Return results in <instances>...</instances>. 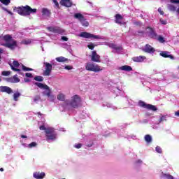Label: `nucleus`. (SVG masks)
I'll use <instances>...</instances> for the list:
<instances>
[{
    "label": "nucleus",
    "mask_w": 179,
    "mask_h": 179,
    "mask_svg": "<svg viewBox=\"0 0 179 179\" xmlns=\"http://www.w3.org/2000/svg\"><path fill=\"white\" fill-rule=\"evenodd\" d=\"M80 106V97L78 95H74L71 97V101L66 100L64 104L61 106L60 110L67 111L71 108H78Z\"/></svg>",
    "instance_id": "nucleus-1"
},
{
    "label": "nucleus",
    "mask_w": 179,
    "mask_h": 179,
    "mask_svg": "<svg viewBox=\"0 0 179 179\" xmlns=\"http://www.w3.org/2000/svg\"><path fill=\"white\" fill-rule=\"evenodd\" d=\"M0 44L10 50H15L17 47V41H15L10 35L0 36Z\"/></svg>",
    "instance_id": "nucleus-2"
},
{
    "label": "nucleus",
    "mask_w": 179,
    "mask_h": 179,
    "mask_svg": "<svg viewBox=\"0 0 179 179\" xmlns=\"http://www.w3.org/2000/svg\"><path fill=\"white\" fill-rule=\"evenodd\" d=\"M41 131H45L46 141L50 142H54L57 139V131L52 127H47L45 124H43L39 127Z\"/></svg>",
    "instance_id": "nucleus-3"
},
{
    "label": "nucleus",
    "mask_w": 179,
    "mask_h": 179,
    "mask_svg": "<svg viewBox=\"0 0 179 179\" xmlns=\"http://www.w3.org/2000/svg\"><path fill=\"white\" fill-rule=\"evenodd\" d=\"M10 66L12 71L17 72V73H19L20 75H23V73H22V71H24V72H29V71H33V69L26 67L24 65L19 64V62L17 61H14L13 62V64H10Z\"/></svg>",
    "instance_id": "nucleus-4"
},
{
    "label": "nucleus",
    "mask_w": 179,
    "mask_h": 179,
    "mask_svg": "<svg viewBox=\"0 0 179 179\" xmlns=\"http://www.w3.org/2000/svg\"><path fill=\"white\" fill-rule=\"evenodd\" d=\"M16 12L21 16H29L31 13H36L37 9L31 8L29 6L18 7L15 9Z\"/></svg>",
    "instance_id": "nucleus-5"
},
{
    "label": "nucleus",
    "mask_w": 179,
    "mask_h": 179,
    "mask_svg": "<svg viewBox=\"0 0 179 179\" xmlns=\"http://www.w3.org/2000/svg\"><path fill=\"white\" fill-rule=\"evenodd\" d=\"M79 37H83V38H91V40H107V38L103 36L94 35L89 32H82L79 34Z\"/></svg>",
    "instance_id": "nucleus-6"
},
{
    "label": "nucleus",
    "mask_w": 179,
    "mask_h": 179,
    "mask_svg": "<svg viewBox=\"0 0 179 179\" xmlns=\"http://www.w3.org/2000/svg\"><path fill=\"white\" fill-rule=\"evenodd\" d=\"M86 71H90V72H100L103 71V68L97 64H94L92 62H88L85 64Z\"/></svg>",
    "instance_id": "nucleus-7"
},
{
    "label": "nucleus",
    "mask_w": 179,
    "mask_h": 179,
    "mask_svg": "<svg viewBox=\"0 0 179 179\" xmlns=\"http://www.w3.org/2000/svg\"><path fill=\"white\" fill-rule=\"evenodd\" d=\"M104 45H108L110 48H113V52H117V54H121L122 52V47L117 45L114 43L110 42H104Z\"/></svg>",
    "instance_id": "nucleus-8"
},
{
    "label": "nucleus",
    "mask_w": 179,
    "mask_h": 179,
    "mask_svg": "<svg viewBox=\"0 0 179 179\" xmlns=\"http://www.w3.org/2000/svg\"><path fill=\"white\" fill-rule=\"evenodd\" d=\"M35 85L38 86L39 89H43L44 90L43 91L44 96H47L48 97V96L51 94V90L50 89V87H48V85L45 84L40 83H36Z\"/></svg>",
    "instance_id": "nucleus-9"
},
{
    "label": "nucleus",
    "mask_w": 179,
    "mask_h": 179,
    "mask_svg": "<svg viewBox=\"0 0 179 179\" xmlns=\"http://www.w3.org/2000/svg\"><path fill=\"white\" fill-rule=\"evenodd\" d=\"M45 71L43 72L44 76H50L51 75V71H52V65L48 62H44Z\"/></svg>",
    "instance_id": "nucleus-10"
},
{
    "label": "nucleus",
    "mask_w": 179,
    "mask_h": 179,
    "mask_svg": "<svg viewBox=\"0 0 179 179\" xmlns=\"http://www.w3.org/2000/svg\"><path fill=\"white\" fill-rule=\"evenodd\" d=\"M138 106L140 107H143V108H147V110H152V111H156V110H157V108H156V106L153 105L148 104L142 101H140L138 102Z\"/></svg>",
    "instance_id": "nucleus-11"
},
{
    "label": "nucleus",
    "mask_w": 179,
    "mask_h": 179,
    "mask_svg": "<svg viewBox=\"0 0 179 179\" xmlns=\"http://www.w3.org/2000/svg\"><path fill=\"white\" fill-rule=\"evenodd\" d=\"M48 30L51 33H57L58 34H65V30L58 27H48Z\"/></svg>",
    "instance_id": "nucleus-12"
},
{
    "label": "nucleus",
    "mask_w": 179,
    "mask_h": 179,
    "mask_svg": "<svg viewBox=\"0 0 179 179\" xmlns=\"http://www.w3.org/2000/svg\"><path fill=\"white\" fill-rule=\"evenodd\" d=\"M146 34L147 36L150 37V38H152L153 40H156V38H157V34L156 33V31H155L153 29L150 27H148L146 29Z\"/></svg>",
    "instance_id": "nucleus-13"
},
{
    "label": "nucleus",
    "mask_w": 179,
    "mask_h": 179,
    "mask_svg": "<svg viewBox=\"0 0 179 179\" xmlns=\"http://www.w3.org/2000/svg\"><path fill=\"white\" fill-rule=\"evenodd\" d=\"M91 59L93 62H101L100 55L97 54V52H96V50L92 52Z\"/></svg>",
    "instance_id": "nucleus-14"
},
{
    "label": "nucleus",
    "mask_w": 179,
    "mask_h": 179,
    "mask_svg": "<svg viewBox=\"0 0 179 179\" xmlns=\"http://www.w3.org/2000/svg\"><path fill=\"white\" fill-rule=\"evenodd\" d=\"M143 51L145 52H148V54H153L156 50L155 48L152 47V45L147 44L145 45V47L143 49Z\"/></svg>",
    "instance_id": "nucleus-15"
},
{
    "label": "nucleus",
    "mask_w": 179,
    "mask_h": 179,
    "mask_svg": "<svg viewBox=\"0 0 179 179\" xmlns=\"http://www.w3.org/2000/svg\"><path fill=\"white\" fill-rule=\"evenodd\" d=\"M0 92H1V93H7V94H11V93H13L12 88L8 86H0Z\"/></svg>",
    "instance_id": "nucleus-16"
},
{
    "label": "nucleus",
    "mask_w": 179,
    "mask_h": 179,
    "mask_svg": "<svg viewBox=\"0 0 179 179\" xmlns=\"http://www.w3.org/2000/svg\"><path fill=\"white\" fill-rule=\"evenodd\" d=\"M159 55H161V57H163L164 58H170L171 59H174V57H173V55L170 54V52L162 51L159 53Z\"/></svg>",
    "instance_id": "nucleus-17"
},
{
    "label": "nucleus",
    "mask_w": 179,
    "mask_h": 179,
    "mask_svg": "<svg viewBox=\"0 0 179 179\" xmlns=\"http://www.w3.org/2000/svg\"><path fill=\"white\" fill-rule=\"evenodd\" d=\"M34 178L36 179H43L44 177H45V173L44 172H35L33 173Z\"/></svg>",
    "instance_id": "nucleus-18"
},
{
    "label": "nucleus",
    "mask_w": 179,
    "mask_h": 179,
    "mask_svg": "<svg viewBox=\"0 0 179 179\" xmlns=\"http://www.w3.org/2000/svg\"><path fill=\"white\" fill-rule=\"evenodd\" d=\"M145 59H146V57L145 56H137L132 57V61H134V62H143Z\"/></svg>",
    "instance_id": "nucleus-19"
},
{
    "label": "nucleus",
    "mask_w": 179,
    "mask_h": 179,
    "mask_svg": "<svg viewBox=\"0 0 179 179\" xmlns=\"http://www.w3.org/2000/svg\"><path fill=\"white\" fill-rule=\"evenodd\" d=\"M60 3L66 8H71L72 6V1L71 0H62Z\"/></svg>",
    "instance_id": "nucleus-20"
},
{
    "label": "nucleus",
    "mask_w": 179,
    "mask_h": 179,
    "mask_svg": "<svg viewBox=\"0 0 179 179\" xmlns=\"http://www.w3.org/2000/svg\"><path fill=\"white\" fill-rule=\"evenodd\" d=\"M118 70L119 71H124L126 72H131V71H132V67H131V66L124 65V66H122L119 67Z\"/></svg>",
    "instance_id": "nucleus-21"
},
{
    "label": "nucleus",
    "mask_w": 179,
    "mask_h": 179,
    "mask_svg": "<svg viewBox=\"0 0 179 179\" xmlns=\"http://www.w3.org/2000/svg\"><path fill=\"white\" fill-rule=\"evenodd\" d=\"M115 23L117 24H122V16L120 14H117L115 15Z\"/></svg>",
    "instance_id": "nucleus-22"
},
{
    "label": "nucleus",
    "mask_w": 179,
    "mask_h": 179,
    "mask_svg": "<svg viewBox=\"0 0 179 179\" xmlns=\"http://www.w3.org/2000/svg\"><path fill=\"white\" fill-rule=\"evenodd\" d=\"M74 17L75 19H77L78 20H79V22H80L85 18V16H83V15L80 13H76L74 14Z\"/></svg>",
    "instance_id": "nucleus-23"
},
{
    "label": "nucleus",
    "mask_w": 179,
    "mask_h": 179,
    "mask_svg": "<svg viewBox=\"0 0 179 179\" xmlns=\"http://www.w3.org/2000/svg\"><path fill=\"white\" fill-rule=\"evenodd\" d=\"M161 177L162 178H164V179H176L174 177H173V176L168 173H162Z\"/></svg>",
    "instance_id": "nucleus-24"
},
{
    "label": "nucleus",
    "mask_w": 179,
    "mask_h": 179,
    "mask_svg": "<svg viewBox=\"0 0 179 179\" xmlns=\"http://www.w3.org/2000/svg\"><path fill=\"white\" fill-rule=\"evenodd\" d=\"M33 40L29 39V38H25L23 39L21 42V44H24L25 45H29V44H31L33 43Z\"/></svg>",
    "instance_id": "nucleus-25"
},
{
    "label": "nucleus",
    "mask_w": 179,
    "mask_h": 179,
    "mask_svg": "<svg viewBox=\"0 0 179 179\" xmlns=\"http://www.w3.org/2000/svg\"><path fill=\"white\" fill-rule=\"evenodd\" d=\"M167 120V115H159V120H158L157 124H160L161 122H163V121Z\"/></svg>",
    "instance_id": "nucleus-26"
},
{
    "label": "nucleus",
    "mask_w": 179,
    "mask_h": 179,
    "mask_svg": "<svg viewBox=\"0 0 179 179\" xmlns=\"http://www.w3.org/2000/svg\"><path fill=\"white\" fill-rule=\"evenodd\" d=\"M80 22L82 26H84V27H87L89 26V22H87V20H86V18L85 17L83 20H81Z\"/></svg>",
    "instance_id": "nucleus-27"
},
{
    "label": "nucleus",
    "mask_w": 179,
    "mask_h": 179,
    "mask_svg": "<svg viewBox=\"0 0 179 179\" xmlns=\"http://www.w3.org/2000/svg\"><path fill=\"white\" fill-rule=\"evenodd\" d=\"M56 61H57V62H66L68 59L65 58L64 57H59L56 58Z\"/></svg>",
    "instance_id": "nucleus-28"
},
{
    "label": "nucleus",
    "mask_w": 179,
    "mask_h": 179,
    "mask_svg": "<svg viewBox=\"0 0 179 179\" xmlns=\"http://www.w3.org/2000/svg\"><path fill=\"white\" fill-rule=\"evenodd\" d=\"M57 100H59L60 101H64V100H65V94H64L63 93H59L57 95Z\"/></svg>",
    "instance_id": "nucleus-29"
},
{
    "label": "nucleus",
    "mask_w": 179,
    "mask_h": 179,
    "mask_svg": "<svg viewBox=\"0 0 179 179\" xmlns=\"http://www.w3.org/2000/svg\"><path fill=\"white\" fill-rule=\"evenodd\" d=\"M168 9L169 10H171V12H176V10H177V8L172 4L168 5Z\"/></svg>",
    "instance_id": "nucleus-30"
},
{
    "label": "nucleus",
    "mask_w": 179,
    "mask_h": 179,
    "mask_svg": "<svg viewBox=\"0 0 179 179\" xmlns=\"http://www.w3.org/2000/svg\"><path fill=\"white\" fill-rule=\"evenodd\" d=\"M42 15H43V16H48L50 15V10L47 8H43Z\"/></svg>",
    "instance_id": "nucleus-31"
},
{
    "label": "nucleus",
    "mask_w": 179,
    "mask_h": 179,
    "mask_svg": "<svg viewBox=\"0 0 179 179\" xmlns=\"http://www.w3.org/2000/svg\"><path fill=\"white\" fill-rule=\"evenodd\" d=\"M155 40H157L159 43H164L166 41V40H164V38L160 35H158Z\"/></svg>",
    "instance_id": "nucleus-32"
},
{
    "label": "nucleus",
    "mask_w": 179,
    "mask_h": 179,
    "mask_svg": "<svg viewBox=\"0 0 179 179\" xmlns=\"http://www.w3.org/2000/svg\"><path fill=\"white\" fill-rule=\"evenodd\" d=\"M145 141L148 143H150V142H152V136L150 135H149V134L145 135Z\"/></svg>",
    "instance_id": "nucleus-33"
},
{
    "label": "nucleus",
    "mask_w": 179,
    "mask_h": 179,
    "mask_svg": "<svg viewBox=\"0 0 179 179\" xmlns=\"http://www.w3.org/2000/svg\"><path fill=\"white\" fill-rule=\"evenodd\" d=\"M0 2L1 3H3V5L8 6V5H9V3H10V0H0Z\"/></svg>",
    "instance_id": "nucleus-34"
},
{
    "label": "nucleus",
    "mask_w": 179,
    "mask_h": 179,
    "mask_svg": "<svg viewBox=\"0 0 179 179\" xmlns=\"http://www.w3.org/2000/svg\"><path fill=\"white\" fill-rule=\"evenodd\" d=\"M34 80H36L37 82H43V80H44V78H43V76H36L34 77Z\"/></svg>",
    "instance_id": "nucleus-35"
},
{
    "label": "nucleus",
    "mask_w": 179,
    "mask_h": 179,
    "mask_svg": "<svg viewBox=\"0 0 179 179\" xmlns=\"http://www.w3.org/2000/svg\"><path fill=\"white\" fill-rule=\"evenodd\" d=\"M40 100H41V98L40 96H38V95H36V96H34V99H33L34 103H38V101H40Z\"/></svg>",
    "instance_id": "nucleus-36"
},
{
    "label": "nucleus",
    "mask_w": 179,
    "mask_h": 179,
    "mask_svg": "<svg viewBox=\"0 0 179 179\" xmlns=\"http://www.w3.org/2000/svg\"><path fill=\"white\" fill-rule=\"evenodd\" d=\"M13 79L14 83H19V82H20V79L17 78V75H15L14 76H13Z\"/></svg>",
    "instance_id": "nucleus-37"
},
{
    "label": "nucleus",
    "mask_w": 179,
    "mask_h": 179,
    "mask_svg": "<svg viewBox=\"0 0 179 179\" xmlns=\"http://www.w3.org/2000/svg\"><path fill=\"white\" fill-rule=\"evenodd\" d=\"M19 97H20V93L16 92L13 94L15 101H17V99H19Z\"/></svg>",
    "instance_id": "nucleus-38"
},
{
    "label": "nucleus",
    "mask_w": 179,
    "mask_h": 179,
    "mask_svg": "<svg viewBox=\"0 0 179 179\" xmlns=\"http://www.w3.org/2000/svg\"><path fill=\"white\" fill-rule=\"evenodd\" d=\"M48 100L49 101H54V100H55V96L50 94L49 95H48Z\"/></svg>",
    "instance_id": "nucleus-39"
},
{
    "label": "nucleus",
    "mask_w": 179,
    "mask_h": 179,
    "mask_svg": "<svg viewBox=\"0 0 179 179\" xmlns=\"http://www.w3.org/2000/svg\"><path fill=\"white\" fill-rule=\"evenodd\" d=\"M1 75L3 76H9V75H10V71H2Z\"/></svg>",
    "instance_id": "nucleus-40"
},
{
    "label": "nucleus",
    "mask_w": 179,
    "mask_h": 179,
    "mask_svg": "<svg viewBox=\"0 0 179 179\" xmlns=\"http://www.w3.org/2000/svg\"><path fill=\"white\" fill-rule=\"evenodd\" d=\"M87 47L90 50H94V44H93L92 43H90L87 45Z\"/></svg>",
    "instance_id": "nucleus-41"
},
{
    "label": "nucleus",
    "mask_w": 179,
    "mask_h": 179,
    "mask_svg": "<svg viewBox=\"0 0 179 179\" xmlns=\"http://www.w3.org/2000/svg\"><path fill=\"white\" fill-rule=\"evenodd\" d=\"M6 80L10 83H15V81L13 80V77L8 78L6 79Z\"/></svg>",
    "instance_id": "nucleus-42"
},
{
    "label": "nucleus",
    "mask_w": 179,
    "mask_h": 179,
    "mask_svg": "<svg viewBox=\"0 0 179 179\" xmlns=\"http://www.w3.org/2000/svg\"><path fill=\"white\" fill-rule=\"evenodd\" d=\"M36 145H37V143H36V142H32L28 146L29 148H34Z\"/></svg>",
    "instance_id": "nucleus-43"
},
{
    "label": "nucleus",
    "mask_w": 179,
    "mask_h": 179,
    "mask_svg": "<svg viewBox=\"0 0 179 179\" xmlns=\"http://www.w3.org/2000/svg\"><path fill=\"white\" fill-rule=\"evenodd\" d=\"M106 106L109 108H113V110H115V108H117L115 106H113L111 103H107Z\"/></svg>",
    "instance_id": "nucleus-44"
},
{
    "label": "nucleus",
    "mask_w": 179,
    "mask_h": 179,
    "mask_svg": "<svg viewBox=\"0 0 179 179\" xmlns=\"http://www.w3.org/2000/svg\"><path fill=\"white\" fill-rule=\"evenodd\" d=\"M155 150L157 153H162V148L159 146L156 147Z\"/></svg>",
    "instance_id": "nucleus-45"
},
{
    "label": "nucleus",
    "mask_w": 179,
    "mask_h": 179,
    "mask_svg": "<svg viewBox=\"0 0 179 179\" xmlns=\"http://www.w3.org/2000/svg\"><path fill=\"white\" fill-rule=\"evenodd\" d=\"M74 148H76V149H80L82 148V144L80 143L76 144L74 145Z\"/></svg>",
    "instance_id": "nucleus-46"
},
{
    "label": "nucleus",
    "mask_w": 179,
    "mask_h": 179,
    "mask_svg": "<svg viewBox=\"0 0 179 179\" xmlns=\"http://www.w3.org/2000/svg\"><path fill=\"white\" fill-rule=\"evenodd\" d=\"M159 22L162 23V24H167V21L165 20L160 19Z\"/></svg>",
    "instance_id": "nucleus-47"
},
{
    "label": "nucleus",
    "mask_w": 179,
    "mask_h": 179,
    "mask_svg": "<svg viewBox=\"0 0 179 179\" xmlns=\"http://www.w3.org/2000/svg\"><path fill=\"white\" fill-rule=\"evenodd\" d=\"M25 76L27 78H33V74L30 73H25Z\"/></svg>",
    "instance_id": "nucleus-48"
},
{
    "label": "nucleus",
    "mask_w": 179,
    "mask_h": 179,
    "mask_svg": "<svg viewBox=\"0 0 179 179\" xmlns=\"http://www.w3.org/2000/svg\"><path fill=\"white\" fill-rule=\"evenodd\" d=\"M64 69H66L67 71H71V69H73L72 66H66Z\"/></svg>",
    "instance_id": "nucleus-49"
},
{
    "label": "nucleus",
    "mask_w": 179,
    "mask_h": 179,
    "mask_svg": "<svg viewBox=\"0 0 179 179\" xmlns=\"http://www.w3.org/2000/svg\"><path fill=\"white\" fill-rule=\"evenodd\" d=\"M2 10H5L6 12H8V13H9V15H12V12L9 11V10L5 8V7H2Z\"/></svg>",
    "instance_id": "nucleus-50"
},
{
    "label": "nucleus",
    "mask_w": 179,
    "mask_h": 179,
    "mask_svg": "<svg viewBox=\"0 0 179 179\" xmlns=\"http://www.w3.org/2000/svg\"><path fill=\"white\" fill-rule=\"evenodd\" d=\"M158 12L160 13V15H164V12H163V10H162V8H158Z\"/></svg>",
    "instance_id": "nucleus-51"
},
{
    "label": "nucleus",
    "mask_w": 179,
    "mask_h": 179,
    "mask_svg": "<svg viewBox=\"0 0 179 179\" xmlns=\"http://www.w3.org/2000/svg\"><path fill=\"white\" fill-rule=\"evenodd\" d=\"M172 3H179V0H171Z\"/></svg>",
    "instance_id": "nucleus-52"
},
{
    "label": "nucleus",
    "mask_w": 179,
    "mask_h": 179,
    "mask_svg": "<svg viewBox=\"0 0 179 179\" xmlns=\"http://www.w3.org/2000/svg\"><path fill=\"white\" fill-rule=\"evenodd\" d=\"M62 40L63 41H68V38H67L66 36H62Z\"/></svg>",
    "instance_id": "nucleus-53"
},
{
    "label": "nucleus",
    "mask_w": 179,
    "mask_h": 179,
    "mask_svg": "<svg viewBox=\"0 0 179 179\" xmlns=\"http://www.w3.org/2000/svg\"><path fill=\"white\" fill-rule=\"evenodd\" d=\"M176 117H179V110L176 112H175Z\"/></svg>",
    "instance_id": "nucleus-54"
},
{
    "label": "nucleus",
    "mask_w": 179,
    "mask_h": 179,
    "mask_svg": "<svg viewBox=\"0 0 179 179\" xmlns=\"http://www.w3.org/2000/svg\"><path fill=\"white\" fill-rule=\"evenodd\" d=\"M53 2L55 3L56 6H58V3H57V0H53Z\"/></svg>",
    "instance_id": "nucleus-55"
},
{
    "label": "nucleus",
    "mask_w": 179,
    "mask_h": 179,
    "mask_svg": "<svg viewBox=\"0 0 179 179\" xmlns=\"http://www.w3.org/2000/svg\"><path fill=\"white\" fill-rule=\"evenodd\" d=\"M3 52V50L2 49H0V54H2ZM0 61H1V56H0Z\"/></svg>",
    "instance_id": "nucleus-56"
},
{
    "label": "nucleus",
    "mask_w": 179,
    "mask_h": 179,
    "mask_svg": "<svg viewBox=\"0 0 179 179\" xmlns=\"http://www.w3.org/2000/svg\"><path fill=\"white\" fill-rule=\"evenodd\" d=\"M137 163H139L140 164H142V161L141 160H138Z\"/></svg>",
    "instance_id": "nucleus-57"
},
{
    "label": "nucleus",
    "mask_w": 179,
    "mask_h": 179,
    "mask_svg": "<svg viewBox=\"0 0 179 179\" xmlns=\"http://www.w3.org/2000/svg\"><path fill=\"white\" fill-rule=\"evenodd\" d=\"M21 138H27V136H24V135H22Z\"/></svg>",
    "instance_id": "nucleus-58"
},
{
    "label": "nucleus",
    "mask_w": 179,
    "mask_h": 179,
    "mask_svg": "<svg viewBox=\"0 0 179 179\" xmlns=\"http://www.w3.org/2000/svg\"><path fill=\"white\" fill-rule=\"evenodd\" d=\"M0 171H3V168H1Z\"/></svg>",
    "instance_id": "nucleus-59"
},
{
    "label": "nucleus",
    "mask_w": 179,
    "mask_h": 179,
    "mask_svg": "<svg viewBox=\"0 0 179 179\" xmlns=\"http://www.w3.org/2000/svg\"><path fill=\"white\" fill-rule=\"evenodd\" d=\"M25 82H29V79H24Z\"/></svg>",
    "instance_id": "nucleus-60"
},
{
    "label": "nucleus",
    "mask_w": 179,
    "mask_h": 179,
    "mask_svg": "<svg viewBox=\"0 0 179 179\" xmlns=\"http://www.w3.org/2000/svg\"><path fill=\"white\" fill-rule=\"evenodd\" d=\"M92 146V144L91 145H88V148H91Z\"/></svg>",
    "instance_id": "nucleus-61"
},
{
    "label": "nucleus",
    "mask_w": 179,
    "mask_h": 179,
    "mask_svg": "<svg viewBox=\"0 0 179 179\" xmlns=\"http://www.w3.org/2000/svg\"><path fill=\"white\" fill-rule=\"evenodd\" d=\"M86 116H87V114L84 115V117H86Z\"/></svg>",
    "instance_id": "nucleus-62"
},
{
    "label": "nucleus",
    "mask_w": 179,
    "mask_h": 179,
    "mask_svg": "<svg viewBox=\"0 0 179 179\" xmlns=\"http://www.w3.org/2000/svg\"><path fill=\"white\" fill-rule=\"evenodd\" d=\"M38 114L39 115H41V113H38Z\"/></svg>",
    "instance_id": "nucleus-63"
},
{
    "label": "nucleus",
    "mask_w": 179,
    "mask_h": 179,
    "mask_svg": "<svg viewBox=\"0 0 179 179\" xmlns=\"http://www.w3.org/2000/svg\"><path fill=\"white\" fill-rule=\"evenodd\" d=\"M22 145H23L24 146H26V144H24V143H23Z\"/></svg>",
    "instance_id": "nucleus-64"
}]
</instances>
